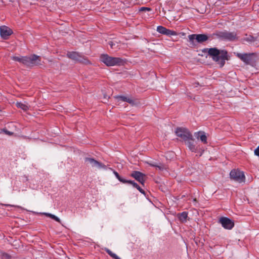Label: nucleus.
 Wrapping results in <instances>:
<instances>
[{
  "instance_id": "nucleus-1",
  "label": "nucleus",
  "mask_w": 259,
  "mask_h": 259,
  "mask_svg": "<svg viewBox=\"0 0 259 259\" xmlns=\"http://www.w3.org/2000/svg\"><path fill=\"white\" fill-rule=\"evenodd\" d=\"M208 55L212 58L213 61L215 62L220 68H222L225 64L226 60H229V56L226 50H220L216 48L207 49Z\"/></svg>"
},
{
  "instance_id": "nucleus-2",
  "label": "nucleus",
  "mask_w": 259,
  "mask_h": 259,
  "mask_svg": "<svg viewBox=\"0 0 259 259\" xmlns=\"http://www.w3.org/2000/svg\"><path fill=\"white\" fill-rule=\"evenodd\" d=\"M100 61L107 66L121 65L123 64V60L119 57H112L107 54H102L100 57Z\"/></svg>"
},
{
  "instance_id": "nucleus-3",
  "label": "nucleus",
  "mask_w": 259,
  "mask_h": 259,
  "mask_svg": "<svg viewBox=\"0 0 259 259\" xmlns=\"http://www.w3.org/2000/svg\"><path fill=\"white\" fill-rule=\"evenodd\" d=\"M67 57L76 62H79L84 64H91L90 61L88 59L87 57L84 56H82L81 54H79L76 52H68L67 54Z\"/></svg>"
},
{
  "instance_id": "nucleus-4",
  "label": "nucleus",
  "mask_w": 259,
  "mask_h": 259,
  "mask_svg": "<svg viewBox=\"0 0 259 259\" xmlns=\"http://www.w3.org/2000/svg\"><path fill=\"white\" fill-rule=\"evenodd\" d=\"M218 38L224 40L233 41L237 38L236 33L227 31H219L213 34Z\"/></svg>"
},
{
  "instance_id": "nucleus-5",
  "label": "nucleus",
  "mask_w": 259,
  "mask_h": 259,
  "mask_svg": "<svg viewBox=\"0 0 259 259\" xmlns=\"http://www.w3.org/2000/svg\"><path fill=\"white\" fill-rule=\"evenodd\" d=\"M175 133L178 137L181 138L185 142L188 140H193L192 134L186 128L177 127Z\"/></svg>"
},
{
  "instance_id": "nucleus-6",
  "label": "nucleus",
  "mask_w": 259,
  "mask_h": 259,
  "mask_svg": "<svg viewBox=\"0 0 259 259\" xmlns=\"http://www.w3.org/2000/svg\"><path fill=\"white\" fill-rule=\"evenodd\" d=\"M25 63V66L27 67H33L41 65L40 56L35 54L29 56H26Z\"/></svg>"
},
{
  "instance_id": "nucleus-7",
  "label": "nucleus",
  "mask_w": 259,
  "mask_h": 259,
  "mask_svg": "<svg viewBox=\"0 0 259 259\" xmlns=\"http://www.w3.org/2000/svg\"><path fill=\"white\" fill-rule=\"evenodd\" d=\"M230 177L231 180L238 183L245 182V177L244 173L237 169H233L230 172Z\"/></svg>"
},
{
  "instance_id": "nucleus-8",
  "label": "nucleus",
  "mask_w": 259,
  "mask_h": 259,
  "mask_svg": "<svg viewBox=\"0 0 259 259\" xmlns=\"http://www.w3.org/2000/svg\"><path fill=\"white\" fill-rule=\"evenodd\" d=\"M84 163L87 166H91L92 167L97 169H105L106 165L103 163L91 157H85Z\"/></svg>"
},
{
  "instance_id": "nucleus-9",
  "label": "nucleus",
  "mask_w": 259,
  "mask_h": 259,
  "mask_svg": "<svg viewBox=\"0 0 259 259\" xmlns=\"http://www.w3.org/2000/svg\"><path fill=\"white\" fill-rule=\"evenodd\" d=\"M188 38L191 43L193 45L194 44V40H196V41L198 43H202L208 39L207 35L204 34H191L188 36Z\"/></svg>"
},
{
  "instance_id": "nucleus-10",
  "label": "nucleus",
  "mask_w": 259,
  "mask_h": 259,
  "mask_svg": "<svg viewBox=\"0 0 259 259\" xmlns=\"http://www.w3.org/2000/svg\"><path fill=\"white\" fill-rule=\"evenodd\" d=\"M219 222L222 226L226 229L230 230L234 226V223L228 218L222 217L219 220Z\"/></svg>"
},
{
  "instance_id": "nucleus-11",
  "label": "nucleus",
  "mask_w": 259,
  "mask_h": 259,
  "mask_svg": "<svg viewBox=\"0 0 259 259\" xmlns=\"http://www.w3.org/2000/svg\"><path fill=\"white\" fill-rule=\"evenodd\" d=\"M253 54L237 53L236 56L246 64H250L253 62Z\"/></svg>"
},
{
  "instance_id": "nucleus-12",
  "label": "nucleus",
  "mask_w": 259,
  "mask_h": 259,
  "mask_svg": "<svg viewBox=\"0 0 259 259\" xmlns=\"http://www.w3.org/2000/svg\"><path fill=\"white\" fill-rule=\"evenodd\" d=\"M131 176L133 178H135L142 185H144L146 177L145 174L139 171H133Z\"/></svg>"
},
{
  "instance_id": "nucleus-13",
  "label": "nucleus",
  "mask_w": 259,
  "mask_h": 259,
  "mask_svg": "<svg viewBox=\"0 0 259 259\" xmlns=\"http://www.w3.org/2000/svg\"><path fill=\"white\" fill-rule=\"evenodd\" d=\"M12 33V30L6 26H2L0 27V34L1 36L4 39H7L8 36Z\"/></svg>"
},
{
  "instance_id": "nucleus-14",
  "label": "nucleus",
  "mask_w": 259,
  "mask_h": 259,
  "mask_svg": "<svg viewBox=\"0 0 259 259\" xmlns=\"http://www.w3.org/2000/svg\"><path fill=\"white\" fill-rule=\"evenodd\" d=\"M194 136L197 139H200L203 143L207 144V137L204 132L199 131L196 132L194 133Z\"/></svg>"
},
{
  "instance_id": "nucleus-15",
  "label": "nucleus",
  "mask_w": 259,
  "mask_h": 259,
  "mask_svg": "<svg viewBox=\"0 0 259 259\" xmlns=\"http://www.w3.org/2000/svg\"><path fill=\"white\" fill-rule=\"evenodd\" d=\"M116 98L119 99V100H121L123 102H126L133 105H135L136 104H137V102L136 100L131 98H128L124 96H117Z\"/></svg>"
},
{
  "instance_id": "nucleus-16",
  "label": "nucleus",
  "mask_w": 259,
  "mask_h": 259,
  "mask_svg": "<svg viewBox=\"0 0 259 259\" xmlns=\"http://www.w3.org/2000/svg\"><path fill=\"white\" fill-rule=\"evenodd\" d=\"M149 165L151 166L155 167L156 168L160 171H162L164 169H166V167L163 164L159 162H148Z\"/></svg>"
},
{
  "instance_id": "nucleus-17",
  "label": "nucleus",
  "mask_w": 259,
  "mask_h": 259,
  "mask_svg": "<svg viewBox=\"0 0 259 259\" xmlns=\"http://www.w3.org/2000/svg\"><path fill=\"white\" fill-rule=\"evenodd\" d=\"M194 139L193 140H188L185 142V144L188 146L189 149L192 152H196L197 150V148L193 143Z\"/></svg>"
},
{
  "instance_id": "nucleus-18",
  "label": "nucleus",
  "mask_w": 259,
  "mask_h": 259,
  "mask_svg": "<svg viewBox=\"0 0 259 259\" xmlns=\"http://www.w3.org/2000/svg\"><path fill=\"white\" fill-rule=\"evenodd\" d=\"M25 57L26 56H13L11 58L13 60L19 62L25 65Z\"/></svg>"
},
{
  "instance_id": "nucleus-19",
  "label": "nucleus",
  "mask_w": 259,
  "mask_h": 259,
  "mask_svg": "<svg viewBox=\"0 0 259 259\" xmlns=\"http://www.w3.org/2000/svg\"><path fill=\"white\" fill-rule=\"evenodd\" d=\"M178 215H179V218L181 222H184L186 221L187 218L188 217L187 212L184 211V212H183L179 214Z\"/></svg>"
},
{
  "instance_id": "nucleus-20",
  "label": "nucleus",
  "mask_w": 259,
  "mask_h": 259,
  "mask_svg": "<svg viewBox=\"0 0 259 259\" xmlns=\"http://www.w3.org/2000/svg\"><path fill=\"white\" fill-rule=\"evenodd\" d=\"M16 106L18 108H21L24 111H27L29 109V107L27 105L21 103V102H18L16 103Z\"/></svg>"
},
{
  "instance_id": "nucleus-21",
  "label": "nucleus",
  "mask_w": 259,
  "mask_h": 259,
  "mask_svg": "<svg viewBox=\"0 0 259 259\" xmlns=\"http://www.w3.org/2000/svg\"><path fill=\"white\" fill-rule=\"evenodd\" d=\"M105 251L112 258L114 259H120L116 254L113 253L110 249L106 248Z\"/></svg>"
},
{
  "instance_id": "nucleus-22",
  "label": "nucleus",
  "mask_w": 259,
  "mask_h": 259,
  "mask_svg": "<svg viewBox=\"0 0 259 259\" xmlns=\"http://www.w3.org/2000/svg\"><path fill=\"white\" fill-rule=\"evenodd\" d=\"M45 215L51 218V219L55 220L56 221L59 222V223H61V220L60 219L58 218L57 217H56V215H54V214H51V213H45Z\"/></svg>"
},
{
  "instance_id": "nucleus-23",
  "label": "nucleus",
  "mask_w": 259,
  "mask_h": 259,
  "mask_svg": "<svg viewBox=\"0 0 259 259\" xmlns=\"http://www.w3.org/2000/svg\"><path fill=\"white\" fill-rule=\"evenodd\" d=\"M164 34L168 36L176 35L177 34V33L174 31L166 28Z\"/></svg>"
},
{
  "instance_id": "nucleus-24",
  "label": "nucleus",
  "mask_w": 259,
  "mask_h": 259,
  "mask_svg": "<svg viewBox=\"0 0 259 259\" xmlns=\"http://www.w3.org/2000/svg\"><path fill=\"white\" fill-rule=\"evenodd\" d=\"M113 173L114 174V175L115 176L116 178L120 182H122L123 183H126V182H125V179L122 178L118 174V173L116 171H113Z\"/></svg>"
},
{
  "instance_id": "nucleus-25",
  "label": "nucleus",
  "mask_w": 259,
  "mask_h": 259,
  "mask_svg": "<svg viewBox=\"0 0 259 259\" xmlns=\"http://www.w3.org/2000/svg\"><path fill=\"white\" fill-rule=\"evenodd\" d=\"M166 28L163 27V26H158L157 27V31L161 33V34H164V32H165V31L166 30Z\"/></svg>"
},
{
  "instance_id": "nucleus-26",
  "label": "nucleus",
  "mask_w": 259,
  "mask_h": 259,
  "mask_svg": "<svg viewBox=\"0 0 259 259\" xmlns=\"http://www.w3.org/2000/svg\"><path fill=\"white\" fill-rule=\"evenodd\" d=\"M2 259H11V256L8 253L3 252L1 254Z\"/></svg>"
},
{
  "instance_id": "nucleus-27",
  "label": "nucleus",
  "mask_w": 259,
  "mask_h": 259,
  "mask_svg": "<svg viewBox=\"0 0 259 259\" xmlns=\"http://www.w3.org/2000/svg\"><path fill=\"white\" fill-rule=\"evenodd\" d=\"M125 182H126V183L130 184L132 185L133 186L136 188L137 187H138V185L133 181L125 180Z\"/></svg>"
},
{
  "instance_id": "nucleus-28",
  "label": "nucleus",
  "mask_w": 259,
  "mask_h": 259,
  "mask_svg": "<svg viewBox=\"0 0 259 259\" xmlns=\"http://www.w3.org/2000/svg\"><path fill=\"white\" fill-rule=\"evenodd\" d=\"M151 10V8H147V7H142L140 8V11H150Z\"/></svg>"
},
{
  "instance_id": "nucleus-29",
  "label": "nucleus",
  "mask_w": 259,
  "mask_h": 259,
  "mask_svg": "<svg viewBox=\"0 0 259 259\" xmlns=\"http://www.w3.org/2000/svg\"><path fill=\"white\" fill-rule=\"evenodd\" d=\"M254 154L259 156V146L254 150Z\"/></svg>"
},
{
  "instance_id": "nucleus-30",
  "label": "nucleus",
  "mask_w": 259,
  "mask_h": 259,
  "mask_svg": "<svg viewBox=\"0 0 259 259\" xmlns=\"http://www.w3.org/2000/svg\"><path fill=\"white\" fill-rule=\"evenodd\" d=\"M108 44H109V46H110L111 48H112V49H114V46H115V44H114V42H113V41H109V42H108Z\"/></svg>"
},
{
  "instance_id": "nucleus-31",
  "label": "nucleus",
  "mask_w": 259,
  "mask_h": 259,
  "mask_svg": "<svg viewBox=\"0 0 259 259\" xmlns=\"http://www.w3.org/2000/svg\"><path fill=\"white\" fill-rule=\"evenodd\" d=\"M141 193L145 194V191L138 185L136 188Z\"/></svg>"
},
{
  "instance_id": "nucleus-32",
  "label": "nucleus",
  "mask_w": 259,
  "mask_h": 259,
  "mask_svg": "<svg viewBox=\"0 0 259 259\" xmlns=\"http://www.w3.org/2000/svg\"><path fill=\"white\" fill-rule=\"evenodd\" d=\"M4 132L7 135H11L12 134V133H11V132H9L8 131V130H5L4 129L3 130Z\"/></svg>"
},
{
  "instance_id": "nucleus-33",
  "label": "nucleus",
  "mask_w": 259,
  "mask_h": 259,
  "mask_svg": "<svg viewBox=\"0 0 259 259\" xmlns=\"http://www.w3.org/2000/svg\"><path fill=\"white\" fill-rule=\"evenodd\" d=\"M248 40H249V41H253L254 40V39H253V37L252 36H250V38H248Z\"/></svg>"
},
{
  "instance_id": "nucleus-34",
  "label": "nucleus",
  "mask_w": 259,
  "mask_h": 259,
  "mask_svg": "<svg viewBox=\"0 0 259 259\" xmlns=\"http://www.w3.org/2000/svg\"><path fill=\"white\" fill-rule=\"evenodd\" d=\"M24 177L25 178L26 180V181H27V180H28L27 177V176H24Z\"/></svg>"
}]
</instances>
